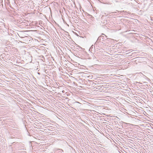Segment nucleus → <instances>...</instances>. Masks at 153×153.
<instances>
[{"label":"nucleus","mask_w":153,"mask_h":153,"mask_svg":"<svg viewBox=\"0 0 153 153\" xmlns=\"http://www.w3.org/2000/svg\"><path fill=\"white\" fill-rule=\"evenodd\" d=\"M40 131L39 130V132Z\"/></svg>","instance_id":"nucleus-19"},{"label":"nucleus","mask_w":153,"mask_h":153,"mask_svg":"<svg viewBox=\"0 0 153 153\" xmlns=\"http://www.w3.org/2000/svg\"><path fill=\"white\" fill-rule=\"evenodd\" d=\"M96 89H100V88H101V87L100 86L97 85L96 86Z\"/></svg>","instance_id":"nucleus-6"},{"label":"nucleus","mask_w":153,"mask_h":153,"mask_svg":"<svg viewBox=\"0 0 153 153\" xmlns=\"http://www.w3.org/2000/svg\"><path fill=\"white\" fill-rule=\"evenodd\" d=\"M39 57H41H41H42V58H43V56H39Z\"/></svg>","instance_id":"nucleus-12"},{"label":"nucleus","mask_w":153,"mask_h":153,"mask_svg":"<svg viewBox=\"0 0 153 153\" xmlns=\"http://www.w3.org/2000/svg\"><path fill=\"white\" fill-rule=\"evenodd\" d=\"M76 35L77 36H79V34H78L77 33H76Z\"/></svg>","instance_id":"nucleus-13"},{"label":"nucleus","mask_w":153,"mask_h":153,"mask_svg":"<svg viewBox=\"0 0 153 153\" xmlns=\"http://www.w3.org/2000/svg\"><path fill=\"white\" fill-rule=\"evenodd\" d=\"M39 105H40V104H39Z\"/></svg>","instance_id":"nucleus-18"},{"label":"nucleus","mask_w":153,"mask_h":153,"mask_svg":"<svg viewBox=\"0 0 153 153\" xmlns=\"http://www.w3.org/2000/svg\"><path fill=\"white\" fill-rule=\"evenodd\" d=\"M41 141H42V140H40V139H39V142L42 143Z\"/></svg>","instance_id":"nucleus-10"},{"label":"nucleus","mask_w":153,"mask_h":153,"mask_svg":"<svg viewBox=\"0 0 153 153\" xmlns=\"http://www.w3.org/2000/svg\"><path fill=\"white\" fill-rule=\"evenodd\" d=\"M32 30H23L21 31V35L27 37V36H29L30 34V32Z\"/></svg>","instance_id":"nucleus-1"},{"label":"nucleus","mask_w":153,"mask_h":153,"mask_svg":"<svg viewBox=\"0 0 153 153\" xmlns=\"http://www.w3.org/2000/svg\"><path fill=\"white\" fill-rule=\"evenodd\" d=\"M36 88L37 89V87H36Z\"/></svg>","instance_id":"nucleus-16"},{"label":"nucleus","mask_w":153,"mask_h":153,"mask_svg":"<svg viewBox=\"0 0 153 153\" xmlns=\"http://www.w3.org/2000/svg\"><path fill=\"white\" fill-rule=\"evenodd\" d=\"M40 61L41 62H42V61H43V59H41H41H39V61Z\"/></svg>","instance_id":"nucleus-9"},{"label":"nucleus","mask_w":153,"mask_h":153,"mask_svg":"<svg viewBox=\"0 0 153 153\" xmlns=\"http://www.w3.org/2000/svg\"><path fill=\"white\" fill-rule=\"evenodd\" d=\"M79 35H81L82 33H80V32H79Z\"/></svg>","instance_id":"nucleus-11"},{"label":"nucleus","mask_w":153,"mask_h":153,"mask_svg":"<svg viewBox=\"0 0 153 153\" xmlns=\"http://www.w3.org/2000/svg\"><path fill=\"white\" fill-rule=\"evenodd\" d=\"M40 23H41V22H40L39 21V25H40V26H41V27H40L39 26V27L40 29H42V27H43L44 29H45V28L44 27H43V26H42L40 24Z\"/></svg>","instance_id":"nucleus-5"},{"label":"nucleus","mask_w":153,"mask_h":153,"mask_svg":"<svg viewBox=\"0 0 153 153\" xmlns=\"http://www.w3.org/2000/svg\"><path fill=\"white\" fill-rule=\"evenodd\" d=\"M58 151L59 152H61V153H62V152H63V150L61 149H59Z\"/></svg>","instance_id":"nucleus-8"},{"label":"nucleus","mask_w":153,"mask_h":153,"mask_svg":"<svg viewBox=\"0 0 153 153\" xmlns=\"http://www.w3.org/2000/svg\"><path fill=\"white\" fill-rule=\"evenodd\" d=\"M105 37L102 36H99L96 42V43H99V42H101L103 43L102 41L104 40Z\"/></svg>","instance_id":"nucleus-2"},{"label":"nucleus","mask_w":153,"mask_h":153,"mask_svg":"<svg viewBox=\"0 0 153 153\" xmlns=\"http://www.w3.org/2000/svg\"><path fill=\"white\" fill-rule=\"evenodd\" d=\"M129 32V31H130V32H129V33H128L129 34H130V33H131V34H133V33H135V32H136V31L135 30H129L128 31Z\"/></svg>","instance_id":"nucleus-4"},{"label":"nucleus","mask_w":153,"mask_h":153,"mask_svg":"<svg viewBox=\"0 0 153 153\" xmlns=\"http://www.w3.org/2000/svg\"><path fill=\"white\" fill-rule=\"evenodd\" d=\"M41 145H42V144H41L40 145H39V147H40Z\"/></svg>","instance_id":"nucleus-14"},{"label":"nucleus","mask_w":153,"mask_h":153,"mask_svg":"<svg viewBox=\"0 0 153 153\" xmlns=\"http://www.w3.org/2000/svg\"><path fill=\"white\" fill-rule=\"evenodd\" d=\"M33 48L35 49V50L36 51V52H37V49H38L37 48H36V47L35 46H33Z\"/></svg>","instance_id":"nucleus-7"},{"label":"nucleus","mask_w":153,"mask_h":153,"mask_svg":"<svg viewBox=\"0 0 153 153\" xmlns=\"http://www.w3.org/2000/svg\"><path fill=\"white\" fill-rule=\"evenodd\" d=\"M40 87H41V88H43V87H42H42L40 86Z\"/></svg>","instance_id":"nucleus-15"},{"label":"nucleus","mask_w":153,"mask_h":153,"mask_svg":"<svg viewBox=\"0 0 153 153\" xmlns=\"http://www.w3.org/2000/svg\"><path fill=\"white\" fill-rule=\"evenodd\" d=\"M77 102L78 103H79V102Z\"/></svg>","instance_id":"nucleus-17"},{"label":"nucleus","mask_w":153,"mask_h":153,"mask_svg":"<svg viewBox=\"0 0 153 153\" xmlns=\"http://www.w3.org/2000/svg\"><path fill=\"white\" fill-rule=\"evenodd\" d=\"M39 42L40 40H41V39L42 40H45L44 39L45 38V36L44 35H42V34L39 33Z\"/></svg>","instance_id":"nucleus-3"}]
</instances>
